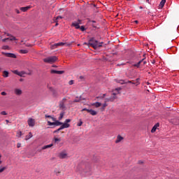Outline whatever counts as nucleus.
I'll use <instances>...</instances> for the list:
<instances>
[{"instance_id":"obj_14","label":"nucleus","mask_w":179,"mask_h":179,"mask_svg":"<svg viewBox=\"0 0 179 179\" xmlns=\"http://www.w3.org/2000/svg\"><path fill=\"white\" fill-rule=\"evenodd\" d=\"M14 93L16 94V96H20L23 92L20 89H15Z\"/></svg>"},{"instance_id":"obj_23","label":"nucleus","mask_w":179,"mask_h":179,"mask_svg":"<svg viewBox=\"0 0 179 179\" xmlns=\"http://www.w3.org/2000/svg\"><path fill=\"white\" fill-rule=\"evenodd\" d=\"M33 138V134L31 132H29L28 135L25 136V141H29V139Z\"/></svg>"},{"instance_id":"obj_38","label":"nucleus","mask_w":179,"mask_h":179,"mask_svg":"<svg viewBox=\"0 0 179 179\" xmlns=\"http://www.w3.org/2000/svg\"><path fill=\"white\" fill-rule=\"evenodd\" d=\"M80 29L81 30V31H85V30H86V28H85L84 26H81L80 27Z\"/></svg>"},{"instance_id":"obj_54","label":"nucleus","mask_w":179,"mask_h":179,"mask_svg":"<svg viewBox=\"0 0 179 179\" xmlns=\"http://www.w3.org/2000/svg\"><path fill=\"white\" fill-rule=\"evenodd\" d=\"M91 22H92V23H96V21H94V20H92Z\"/></svg>"},{"instance_id":"obj_51","label":"nucleus","mask_w":179,"mask_h":179,"mask_svg":"<svg viewBox=\"0 0 179 179\" xmlns=\"http://www.w3.org/2000/svg\"><path fill=\"white\" fill-rule=\"evenodd\" d=\"M17 13H20V11L19 10H15Z\"/></svg>"},{"instance_id":"obj_33","label":"nucleus","mask_w":179,"mask_h":179,"mask_svg":"<svg viewBox=\"0 0 179 179\" xmlns=\"http://www.w3.org/2000/svg\"><path fill=\"white\" fill-rule=\"evenodd\" d=\"M83 124V122H82V119H80V122H78V123L77 124V126H78V127H82Z\"/></svg>"},{"instance_id":"obj_39","label":"nucleus","mask_w":179,"mask_h":179,"mask_svg":"<svg viewBox=\"0 0 179 179\" xmlns=\"http://www.w3.org/2000/svg\"><path fill=\"white\" fill-rule=\"evenodd\" d=\"M59 19H62V16H57L55 20V22H58V20Z\"/></svg>"},{"instance_id":"obj_56","label":"nucleus","mask_w":179,"mask_h":179,"mask_svg":"<svg viewBox=\"0 0 179 179\" xmlns=\"http://www.w3.org/2000/svg\"><path fill=\"white\" fill-rule=\"evenodd\" d=\"M56 26H58V22H55Z\"/></svg>"},{"instance_id":"obj_30","label":"nucleus","mask_w":179,"mask_h":179,"mask_svg":"<svg viewBox=\"0 0 179 179\" xmlns=\"http://www.w3.org/2000/svg\"><path fill=\"white\" fill-rule=\"evenodd\" d=\"M64 112L60 113V116L59 117V121H61L64 118Z\"/></svg>"},{"instance_id":"obj_44","label":"nucleus","mask_w":179,"mask_h":179,"mask_svg":"<svg viewBox=\"0 0 179 179\" xmlns=\"http://www.w3.org/2000/svg\"><path fill=\"white\" fill-rule=\"evenodd\" d=\"M76 23H78V24H82V20H78V22H76Z\"/></svg>"},{"instance_id":"obj_28","label":"nucleus","mask_w":179,"mask_h":179,"mask_svg":"<svg viewBox=\"0 0 179 179\" xmlns=\"http://www.w3.org/2000/svg\"><path fill=\"white\" fill-rule=\"evenodd\" d=\"M20 52L21 54H27V52H29V50H20Z\"/></svg>"},{"instance_id":"obj_6","label":"nucleus","mask_w":179,"mask_h":179,"mask_svg":"<svg viewBox=\"0 0 179 179\" xmlns=\"http://www.w3.org/2000/svg\"><path fill=\"white\" fill-rule=\"evenodd\" d=\"M66 102V98H63L62 100L60 101L59 107L60 110H64L66 108L65 103Z\"/></svg>"},{"instance_id":"obj_63","label":"nucleus","mask_w":179,"mask_h":179,"mask_svg":"<svg viewBox=\"0 0 179 179\" xmlns=\"http://www.w3.org/2000/svg\"><path fill=\"white\" fill-rule=\"evenodd\" d=\"M141 9H142V7H140Z\"/></svg>"},{"instance_id":"obj_36","label":"nucleus","mask_w":179,"mask_h":179,"mask_svg":"<svg viewBox=\"0 0 179 179\" xmlns=\"http://www.w3.org/2000/svg\"><path fill=\"white\" fill-rule=\"evenodd\" d=\"M55 173L56 176H58L59 174V173H61V171H59V169H55Z\"/></svg>"},{"instance_id":"obj_40","label":"nucleus","mask_w":179,"mask_h":179,"mask_svg":"<svg viewBox=\"0 0 179 179\" xmlns=\"http://www.w3.org/2000/svg\"><path fill=\"white\" fill-rule=\"evenodd\" d=\"M106 97V94H103L102 96H97L96 99H104Z\"/></svg>"},{"instance_id":"obj_46","label":"nucleus","mask_w":179,"mask_h":179,"mask_svg":"<svg viewBox=\"0 0 179 179\" xmlns=\"http://www.w3.org/2000/svg\"><path fill=\"white\" fill-rule=\"evenodd\" d=\"M69 85H73V80H70L69 82Z\"/></svg>"},{"instance_id":"obj_12","label":"nucleus","mask_w":179,"mask_h":179,"mask_svg":"<svg viewBox=\"0 0 179 179\" xmlns=\"http://www.w3.org/2000/svg\"><path fill=\"white\" fill-rule=\"evenodd\" d=\"M8 40H10V41H16V38L13 36H10V38H6L2 39V41H3V43H5V42L8 41Z\"/></svg>"},{"instance_id":"obj_7","label":"nucleus","mask_w":179,"mask_h":179,"mask_svg":"<svg viewBox=\"0 0 179 179\" xmlns=\"http://www.w3.org/2000/svg\"><path fill=\"white\" fill-rule=\"evenodd\" d=\"M69 122H71V119H66L64 123L62 122V128H69L71 124Z\"/></svg>"},{"instance_id":"obj_11","label":"nucleus","mask_w":179,"mask_h":179,"mask_svg":"<svg viewBox=\"0 0 179 179\" xmlns=\"http://www.w3.org/2000/svg\"><path fill=\"white\" fill-rule=\"evenodd\" d=\"M59 159H66L68 157V154L65 152H62L58 155Z\"/></svg>"},{"instance_id":"obj_2","label":"nucleus","mask_w":179,"mask_h":179,"mask_svg":"<svg viewBox=\"0 0 179 179\" xmlns=\"http://www.w3.org/2000/svg\"><path fill=\"white\" fill-rule=\"evenodd\" d=\"M76 171L80 173V174H83V176H92V171L89 166H87L85 169V166H81L80 165H78L77 166Z\"/></svg>"},{"instance_id":"obj_34","label":"nucleus","mask_w":179,"mask_h":179,"mask_svg":"<svg viewBox=\"0 0 179 179\" xmlns=\"http://www.w3.org/2000/svg\"><path fill=\"white\" fill-rule=\"evenodd\" d=\"M22 134L21 131L17 132V136L18 138H20V136H22Z\"/></svg>"},{"instance_id":"obj_61","label":"nucleus","mask_w":179,"mask_h":179,"mask_svg":"<svg viewBox=\"0 0 179 179\" xmlns=\"http://www.w3.org/2000/svg\"><path fill=\"white\" fill-rule=\"evenodd\" d=\"M148 15H150V12L148 13Z\"/></svg>"},{"instance_id":"obj_62","label":"nucleus","mask_w":179,"mask_h":179,"mask_svg":"<svg viewBox=\"0 0 179 179\" xmlns=\"http://www.w3.org/2000/svg\"><path fill=\"white\" fill-rule=\"evenodd\" d=\"M147 2H149V0H147Z\"/></svg>"},{"instance_id":"obj_57","label":"nucleus","mask_w":179,"mask_h":179,"mask_svg":"<svg viewBox=\"0 0 179 179\" xmlns=\"http://www.w3.org/2000/svg\"><path fill=\"white\" fill-rule=\"evenodd\" d=\"M52 66H53V68H57V66H55V65H53Z\"/></svg>"},{"instance_id":"obj_5","label":"nucleus","mask_w":179,"mask_h":179,"mask_svg":"<svg viewBox=\"0 0 179 179\" xmlns=\"http://www.w3.org/2000/svg\"><path fill=\"white\" fill-rule=\"evenodd\" d=\"M142 62L143 63V65H146V64L148 63L146 61H145V59H143L140 60L137 64H132V66H134V68H140Z\"/></svg>"},{"instance_id":"obj_41","label":"nucleus","mask_w":179,"mask_h":179,"mask_svg":"<svg viewBox=\"0 0 179 179\" xmlns=\"http://www.w3.org/2000/svg\"><path fill=\"white\" fill-rule=\"evenodd\" d=\"M8 113H6V111H1V115H7Z\"/></svg>"},{"instance_id":"obj_43","label":"nucleus","mask_w":179,"mask_h":179,"mask_svg":"<svg viewBox=\"0 0 179 179\" xmlns=\"http://www.w3.org/2000/svg\"><path fill=\"white\" fill-rule=\"evenodd\" d=\"M106 107H107V103H106V102L103 104V110H104V108H106Z\"/></svg>"},{"instance_id":"obj_15","label":"nucleus","mask_w":179,"mask_h":179,"mask_svg":"<svg viewBox=\"0 0 179 179\" xmlns=\"http://www.w3.org/2000/svg\"><path fill=\"white\" fill-rule=\"evenodd\" d=\"M121 141H124V137L121 136V135H117V138L115 140V143H120Z\"/></svg>"},{"instance_id":"obj_59","label":"nucleus","mask_w":179,"mask_h":179,"mask_svg":"<svg viewBox=\"0 0 179 179\" xmlns=\"http://www.w3.org/2000/svg\"><path fill=\"white\" fill-rule=\"evenodd\" d=\"M1 157H2V155H1V154H0V160H1Z\"/></svg>"},{"instance_id":"obj_32","label":"nucleus","mask_w":179,"mask_h":179,"mask_svg":"<svg viewBox=\"0 0 179 179\" xmlns=\"http://www.w3.org/2000/svg\"><path fill=\"white\" fill-rule=\"evenodd\" d=\"M55 45L56 47H58V46H59V45H65V43L61 42V43H58L55 44Z\"/></svg>"},{"instance_id":"obj_10","label":"nucleus","mask_w":179,"mask_h":179,"mask_svg":"<svg viewBox=\"0 0 179 179\" xmlns=\"http://www.w3.org/2000/svg\"><path fill=\"white\" fill-rule=\"evenodd\" d=\"M116 93H113V96L110 98L106 99L105 103H107L108 101H114L115 99H117Z\"/></svg>"},{"instance_id":"obj_50","label":"nucleus","mask_w":179,"mask_h":179,"mask_svg":"<svg viewBox=\"0 0 179 179\" xmlns=\"http://www.w3.org/2000/svg\"><path fill=\"white\" fill-rule=\"evenodd\" d=\"M138 22H138V20H135V21H134V23H136V24H138Z\"/></svg>"},{"instance_id":"obj_48","label":"nucleus","mask_w":179,"mask_h":179,"mask_svg":"<svg viewBox=\"0 0 179 179\" xmlns=\"http://www.w3.org/2000/svg\"><path fill=\"white\" fill-rule=\"evenodd\" d=\"M21 146H22V144H21V143H18L17 144V148H20Z\"/></svg>"},{"instance_id":"obj_13","label":"nucleus","mask_w":179,"mask_h":179,"mask_svg":"<svg viewBox=\"0 0 179 179\" xmlns=\"http://www.w3.org/2000/svg\"><path fill=\"white\" fill-rule=\"evenodd\" d=\"M51 73H57V75H62V73H64L65 71H57V70H51Z\"/></svg>"},{"instance_id":"obj_1","label":"nucleus","mask_w":179,"mask_h":179,"mask_svg":"<svg viewBox=\"0 0 179 179\" xmlns=\"http://www.w3.org/2000/svg\"><path fill=\"white\" fill-rule=\"evenodd\" d=\"M84 45H88V47H92L94 50H97V48L103 47V42L99 43L94 38H91L88 43H84Z\"/></svg>"},{"instance_id":"obj_35","label":"nucleus","mask_w":179,"mask_h":179,"mask_svg":"<svg viewBox=\"0 0 179 179\" xmlns=\"http://www.w3.org/2000/svg\"><path fill=\"white\" fill-rule=\"evenodd\" d=\"M6 170V167L3 166L2 168H0V173H3Z\"/></svg>"},{"instance_id":"obj_27","label":"nucleus","mask_w":179,"mask_h":179,"mask_svg":"<svg viewBox=\"0 0 179 179\" xmlns=\"http://www.w3.org/2000/svg\"><path fill=\"white\" fill-rule=\"evenodd\" d=\"M82 100V96L76 97V99L73 101V103H79Z\"/></svg>"},{"instance_id":"obj_26","label":"nucleus","mask_w":179,"mask_h":179,"mask_svg":"<svg viewBox=\"0 0 179 179\" xmlns=\"http://www.w3.org/2000/svg\"><path fill=\"white\" fill-rule=\"evenodd\" d=\"M165 4H166V0H162V1L159 3V8H163Z\"/></svg>"},{"instance_id":"obj_64","label":"nucleus","mask_w":179,"mask_h":179,"mask_svg":"<svg viewBox=\"0 0 179 179\" xmlns=\"http://www.w3.org/2000/svg\"><path fill=\"white\" fill-rule=\"evenodd\" d=\"M0 71H1V68H0Z\"/></svg>"},{"instance_id":"obj_16","label":"nucleus","mask_w":179,"mask_h":179,"mask_svg":"<svg viewBox=\"0 0 179 179\" xmlns=\"http://www.w3.org/2000/svg\"><path fill=\"white\" fill-rule=\"evenodd\" d=\"M158 127H159V124L157 123L151 129L152 134H154V132H156V130L157 129Z\"/></svg>"},{"instance_id":"obj_45","label":"nucleus","mask_w":179,"mask_h":179,"mask_svg":"<svg viewBox=\"0 0 179 179\" xmlns=\"http://www.w3.org/2000/svg\"><path fill=\"white\" fill-rule=\"evenodd\" d=\"M136 82H137L136 86H138V85H140L139 78H136Z\"/></svg>"},{"instance_id":"obj_24","label":"nucleus","mask_w":179,"mask_h":179,"mask_svg":"<svg viewBox=\"0 0 179 179\" xmlns=\"http://www.w3.org/2000/svg\"><path fill=\"white\" fill-rule=\"evenodd\" d=\"M120 83H121V85H124L125 83H131V85H136V83H134V82H132L131 80H128L127 82L125 83L124 80H122Z\"/></svg>"},{"instance_id":"obj_58","label":"nucleus","mask_w":179,"mask_h":179,"mask_svg":"<svg viewBox=\"0 0 179 179\" xmlns=\"http://www.w3.org/2000/svg\"><path fill=\"white\" fill-rule=\"evenodd\" d=\"M121 65H122V64H117V66H121Z\"/></svg>"},{"instance_id":"obj_31","label":"nucleus","mask_w":179,"mask_h":179,"mask_svg":"<svg viewBox=\"0 0 179 179\" xmlns=\"http://www.w3.org/2000/svg\"><path fill=\"white\" fill-rule=\"evenodd\" d=\"M62 129H65V128H62V126L58 129L55 130L54 131V134H57V132H59V131H62Z\"/></svg>"},{"instance_id":"obj_9","label":"nucleus","mask_w":179,"mask_h":179,"mask_svg":"<svg viewBox=\"0 0 179 179\" xmlns=\"http://www.w3.org/2000/svg\"><path fill=\"white\" fill-rule=\"evenodd\" d=\"M1 54H3V55L8 57V58H16V55L13 53H6V52H2Z\"/></svg>"},{"instance_id":"obj_55","label":"nucleus","mask_w":179,"mask_h":179,"mask_svg":"<svg viewBox=\"0 0 179 179\" xmlns=\"http://www.w3.org/2000/svg\"><path fill=\"white\" fill-rule=\"evenodd\" d=\"M8 48V46L4 47V50H6Z\"/></svg>"},{"instance_id":"obj_18","label":"nucleus","mask_w":179,"mask_h":179,"mask_svg":"<svg viewBox=\"0 0 179 179\" xmlns=\"http://www.w3.org/2000/svg\"><path fill=\"white\" fill-rule=\"evenodd\" d=\"M13 72L18 76H23V75L24 74L23 72H19L17 70L13 71Z\"/></svg>"},{"instance_id":"obj_21","label":"nucleus","mask_w":179,"mask_h":179,"mask_svg":"<svg viewBox=\"0 0 179 179\" xmlns=\"http://www.w3.org/2000/svg\"><path fill=\"white\" fill-rule=\"evenodd\" d=\"M92 106H94V107H96V108H99V107H101V103L95 102V103H92Z\"/></svg>"},{"instance_id":"obj_47","label":"nucleus","mask_w":179,"mask_h":179,"mask_svg":"<svg viewBox=\"0 0 179 179\" xmlns=\"http://www.w3.org/2000/svg\"><path fill=\"white\" fill-rule=\"evenodd\" d=\"M1 96H6V92H2L1 93Z\"/></svg>"},{"instance_id":"obj_17","label":"nucleus","mask_w":179,"mask_h":179,"mask_svg":"<svg viewBox=\"0 0 179 179\" xmlns=\"http://www.w3.org/2000/svg\"><path fill=\"white\" fill-rule=\"evenodd\" d=\"M87 112L90 113L91 115H97V112H96L93 109L87 110Z\"/></svg>"},{"instance_id":"obj_8","label":"nucleus","mask_w":179,"mask_h":179,"mask_svg":"<svg viewBox=\"0 0 179 179\" xmlns=\"http://www.w3.org/2000/svg\"><path fill=\"white\" fill-rule=\"evenodd\" d=\"M27 122H28L29 127H34V125H36V120L31 117H29L28 119Z\"/></svg>"},{"instance_id":"obj_60","label":"nucleus","mask_w":179,"mask_h":179,"mask_svg":"<svg viewBox=\"0 0 179 179\" xmlns=\"http://www.w3.org/2000/svg\"><path fill=\"white\" fill-rule=\"evenodd\" d=\"M147 85H150V83H147Z\"/></svg>"},{"instance_id":"obj_52","label":"nucleus","mask_w":179,"mask_h":179,"mask_svg":"<svg viewBox=\"0 0 179 179\" xmlns=\"http://www.w3.org/2000/svg\"><path fill=\"white\" fill-rule=\"evenodd\" d=\"M6 36H7L8 37H10V34H6Z\"/></svg>"},{"instance_id":"obj_53","label":"nucleus","mask_w":179,"mask_h":179,"mask_svg":"<svg viewBox=\"0 0 179 179\" xmlns=\"http://www.w3.org/2000/svg\"><path fill=\"white\" fill-rule=\"evenodd\" d=\"M155 62H156V61L153 60V61L152 62V64H155Z\"/></svg>"},{"instance_id":"obj_25","label":"nucleus","mask_w":179,"mask_h":179,"mask_svg":"<svg viewBox=\"0 0 179 179\" xmlns=\"http://www.w3.org/2000/svg\"><path fill=\"white\" fill-rule=\"evenodd\" d=\"M9 76V72L4 71H3V78H8Z\"/></svg>"},{"instance_id":"obj_49","label":"nucleus","mask_w":179,"mask_h":179,"mask_svg":"<svg viewBox=\"0 0 179 179\" xmlns=\"http://www.w3.org/2000/svg\"><path fill=\"white\" fill-rule=\"evenodd\" d=\"M87 110H90V109H87V108H84L83 109H82L81 111H87Z\"/></svg>"},{"instance_id":"obj_3","label":"nucleus","mask_w":179,"mask_h":179,"mask_svg":"<svg viewBox=\"0 0 179 179\" xmlns=\"http://www.w3.org/2000/svg\"><path fill=\"white\" fill-rule=\"evenodd\" d=\"M53 122H50L48 120V125L49 127H52V125H55L56 127H59V125H62V122H59V120H57V118L52 117L51 119Z\"/></svg>"},{"instance_id":"obj_42","label":"nucleus","mask_w":179,"mask_h":179,"mask_svg":"<svg viewBox=\"0 0 179 179\" xmlns=\"http://www.w3.org/2000/svg\"><path fill=\"white\" fill-rule=\"evenodd\" d=\"M45 118H50V120H51V118L52 117V116L48 115H45Z\"/></svg>"},{"instance_id":"obj_20","label":"nucleus","mask_w":179,"mask_h":179,"mask_svg":"<svg viewBox=\"0 0 179 179\" xmlns=\"http://www.w3.org/2000/svg\"><path fill=\"white\" fill-rule=\"evenodd\" d=\"M72 26H73V27H76V29H80V26L79 25V23L74 22L72 23Z\"/></svg>"},{"instance_id":"obj_4","label":"nucleus","mask_w":179,"mask_h":179,"mask_svg":"<svg viewBox=\"0 0 179 179\" xmlns=\"http://www.w3.org/2000/svg\"><path fill=\"white\" fill-rule=\"evenodd\" d=\"M58 59L56 56H52L47 58L43 59V62L46 64H54Z\"/></svg>"},{"instance_id":"obj_19","label":"nucleus","mask_w":179,"mask_h":179,"mask_svg":"<svg viewBox=\"0 0 179 179\" xmlns=\"http://www.w3.org/2000/svg\"><path fill=\"white\" fill-rule=\"evenodd\" d=\"M29 9H30V6H28L27 7L20 8V10H22V12H27V10H29Z\"/></svg>"},{"instance_id":"obj_29","label":"nucleus","mask_w":179,"mask_h":179,"mask_svg":"<svg viewBox=\"0 0 179 179\" xmlns=\"http://www.w3.org/2000/svg\"><path fill=\"white\" fill-rule=\"evenodd\" d=\"M127 64H130L132 66L134 65V62L129 61V62H127L126 63L121 64V65H127Z\"/></svg>"},{"instance_id":"obj_37","label":"nucleus","mask_w":179,"mask_h":179,"mask_svg":"<svg viewBox=\"0 0 179 179\" xmlns=\"http://www.w3.org/2000/svg\"><path fill=\"white\" fill-rule=\"evenodd\" d=\"M57 142H61V138H55V143H57Z\"/></svg>"},{"instance_id":"obj_22","label":"nucleus","mask_w":179,"mask_h":179,"mask_svg":"<svg viewBox=\"0 0 179 179\" xmlns=\"http://www.w3.org/2000/svg\"><path fill=\"white\" fill-rule=\"evenodd\" d=\"M52 146H54V144L51 143V144H49V145H45V146L42 147V150H44L45 149L52 148Z\"/></svg>"}]
</instances>
